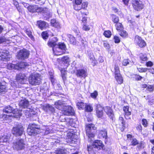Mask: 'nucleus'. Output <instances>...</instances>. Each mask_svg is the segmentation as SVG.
<instances>
[{
	"instance_id": "6ab92c4d",
	"label": "nucleus",
	"mask_w": 154,
	"mask_h": 154,
	"mask_svg": "<svg viewBox=\"0 0 154 154\" xmlns=\"http://www.w3.org/2000/svg\"><path fill=\"white\" fill-rule=\"evenodd\" d=\"M53 53L56 55H60L64 53L63 50H62L60 48L57 46L53 48Z\"/></svg>"
},
{
	"instance_id": "f257e3e1",
	"label": "nucleus",
	"mask_w": 154,
	"mask_h": 154,
	"mask_svg": "<svg viewBox=\"0 0 154 154\" xmlns=\"http://www.w3.org/2000/svg\"><path fill=\"white\" fill-rule=\"evenodd\" d=\"M42 78L40 74L38 73H33L31 74L29 76L28 80L30 84L35 86L40 84Z\"/></svg>"
},
{
	"instance_id": "603ef678",
	"label": "nucleus",
	"mask_w": 154,
	"mask_h": 154,
	"mask_svg": "<svg viewBox=\"0 0 154 154\" xmlns=\"http://www.w3.org/2000/svg\"><path fill=\"white\" fill-rule=\"evenodd\" d=\"M146 90L149 91H152L154 90V86L151 85H148Z\"/></svg>"
},
{
	"instance_id": "a19ab883",
	"label": "nucleus",
	"mask_w": 154,
	"mask_h": 154,
	"mask_svg": "<svg viewBox=\"0 0 154 154\" xmlns=\"http://www.w3.org/2000/svg\"><path fill=\"white\" fill-rule=\"evenodd\" d=\"M119 122L121 126L124 127L125 125V122L123 118L122 117H120L119 120Z\"/></svg>"
},
{
	"instance_id": "79ce46f5",
	"label": "nucleus",
	"mask_w": 154,
	"mask_h": 154,
	"mask_svg": "<svg viewBox=\"0 0 154 154\" xmlns=\"http://www.w3.org/2000/svg\"><path fill=\"white\" fill-rule=\"evenodd\" d=\"M114 69L115 75H117L118 74H120L119 68L118 65H115Z\"/></svg>"
},
{
	"instance_id": "4c0bfd02",
	"label": "nucleus",
	"mask_w": 154,
	"mask_h": 154,
	"mask_svg": "<svg viewBox=\"0 0 154 154\" xmlns=\"http://www.w3.org/2000/svg\"><path fill=\"white\" fill-rule=\"evenodd\" d=\"M69 39L70 42L72 44H75L76 43L75 38L72 35H69Z\"/></svg>"
},
{
	"instance_id": "72a5a7b5",
	"label": "nucleus",
	"mask_w": 154,
	"mask_h": 154,
	"mask_svg": "<svg viewBox=\"0 0 154 154\" xmlns=\"http://www.w3.org/2000/svg\"><path fill=\"white\" fill-rule=\"evenodd\" d=\"M76 105L79 109H83L85 106V104L81 101L77 102L76 103Z\"/></svg>"
},
{
	"instance_id": "37998d69",
	"label": "nucleus",
	"mask_w": 154,
	"mask_h": 154,
	"mask_svg": "<svg viewBox=\"0 0 154 154\" xmlns=\"http://www.w3.org/2000/svg\"><path fill=\"white\" fill-rule=\"evenodd\" d=\"M90 59L92 61L93 65L94 66L97 63V61L95 60V58L93 55L91 54L89 57Z\"/></svg>"
},
{
	"instance_id": "473e14b6",
	"label": "nucleus",
	"mask_w": 154,
	"mask_h": 154,
	"mask_svg": "<svg viewBox=\"0 0 154 154\" xmlns=\"http://www.w3.org/2000/svg\"><path fill=\"white\" fill-rule=\"evenodd\" d=\"M43 13L44 14L46 15L49 16V17H51L52 16V13L51 11L46 8H44V10Z\"/></svg>"
},
{
	"instance_id": "412c9836",
	"label": "nucleus",
	"mask_w": 154,
	"mask_h": 154,
	"mask_svg": "<svg viewBox=\"0 0 154 154\" xmlns=\"http://www.w3.org/2000/svg\"><path fill=\"white\" fill-rule=\"evenodd\" d=\"M45 135H48L49 134L53 133L54 132V131L53 130L52 127L50 126H46L45 129Z\"/></svg>"
},
{
	"instance_id": "58836bf2",
	"label": "nucleus",
	"mask_w": 154,
	"mask_h": 154,
	"mask_svg": "<svg viewBox=\"0 0 154 154\" xmlns=\"http://www.w3.org/2000/svg\"><path fill=\"white\" fill-rule=\"evenodd\" d=\"M73 8L75 10L79 11L81 9V4H74Z\"/></svg>"
},
{
	"instance_id": "7c9ffc66",
	"label": "nucleus",
	"mask_w": 154,
	"mask_h": 154,
	"mask_svg": "<svg viewBox=\"0 0 154 154\" xmlns=\"http://www.w3.org/2000/svg\"><path fill=\"white\" fill-rule=\"evenodd\" d=\"M36 9H37V6L36 5L29 6L28 8V11L32 12H35Z\"/></svg>"
},
{
	"instance_id": "9d476101",
	"label": "nucleus",
	"mask_w": 154,
	"mask_h": 154,
	"mask_svg": "<svg viewBox=\"0 0 154 154\" xmlns=\"http://www.w3.org/2000/svg\"><path fill=\"white\" fill-rule=\"evenodd\" d=\"M134 41L135 43L140 47H143L146 45L145 41L138 35L135 36Z\"/></svg>"
},
{
	"instance_id": "338daca9",
	"label": "nucleus",
	"mask_w": 154,
	"mask_h": 154,
	"mask_svg": "<svg viewBox=\"0 0 154 154\" xmlns=\"http://www.w3.org/2000/svg\"><path fill=\"white\" fill-rule=\"evenodd\" d=\"M129 63L128 60L125 59L123 60L122 64L123 65L126 66L129 64Z\"/></svg>"
},
{
	"instance_id": "a878e982",
	"label": "nucleus",
	"mask_w": 154,
	"mask_h": 154,
	"mask_svg": "<svg viewBox=\"0 0 154 154\" xmlns=\"http://www.w3.org/2000/svg\"><path fill=\"white\" fill-rule=\"evenodd\" d=\"M69 152L67 149H59L55 151L56 154H68Z\"/></svg>"
},
{
	"instance_id": "6e6d98bb",
	"label": "nucleus",
	"mask_w": 154,
	"mask_h": 154,
	"mask_svg": "<svg viewBox=\"0 0 154 154\" xmlns=\"http://www.w3.org/2000/svg\"><path fill=\"white\" fill-rule=\"evenodd\" d=\"M26 33L32 39H33V36L32 35V32L30 31L27 29L26 31Z\"/></svg>"
},
{
	"instance_id": "f03ea898",
	"label": "nucleus",
	"mask_w": 154,
	"mask_h": 154,
	"mask_svg": "<svg viewBox=\"0 0 154 154\" xmlns=\"http://www.w3.org/2000/svg\"><path fill=\"white\" fill-rule=\"evenodd\" d=\"M86 130L87 136L89 138H93L96 131V128L94 124H88L86 125Z\"/></svg>"
},
{
	"instance_id": "cd10ccee",
	"label": "nucleus",
	"mask_w": 154,
	"mask_h": 154,
	"mask_svg": "<svg viewBox=\"0 0 154 154\" xmlns=\"http://www.w3.org/2000/svg\"><path fill=\"white\" fill-rule=\"evenodd\" d=\"M17 66L18 67L17 70H19L20 69L24 68L27 65V63L25 62H21L16 64Z\"/></svg>"
},
{
	"instance_id": "f8f14e48",
	"label": "nucleus",
	"mask_w": 154,
	"mask_h": 154,
	"mask_svg": "<svg viewBox=\"0 0 154 154\" xmlns=\"http://www.w3.org/2000/svg\"><path fill=\"white\" fill-rule=\"evenodd\" d=\"M8 51L0 49V60H8L9 58L8 57Z\"/></svg>"
},
{
	"instance_id": "de8ad7c7",
	"label": "nucleus",
	"mask_w": 154,
	"mask_h": 154,
	"mask_svg": "<svg viewBox=\"0 0 154 154\" xmlns=\"http://www.w3.org/2000/svg\"><path fill=\"white\" fill-rule=\"evenodd\" d=\"M81 4V9L86 10L88 7V3L87 2H83Z\"/></svg>"
},
{
	"instance_id": "5fc2aeb1",
	"label": "nucleus",
	"mask_w": 154,
	"mask_h": 154,
	"mask_svg": "<svg viewBox=\"0 0 154 154\" xmlns=\"http://www.w3.org/2000/svg\"><path fill=\"white\" fill-rule=\"evenodd\" d=\"M98 94V92L97 91H95L93 93L91 94V96L92 98L95 99L96 98Z\"/></svg>"
},
{
	"instance_id": "20e7f679",
	"label": "nucleus",
	"mask_w": 154,
	"mask_h": 154,
	"mask_svg": "<svg viewBox=\"0 0 154 154\" xmlns=\"http://www.w3.org/2000/svg\"><path fill=\"white\" fill-rule=\"evenodd\" d=\"M4 112L7 113H12L13 115H11L15 118H18L21 116V114L17 109L13 108L10 106H8L5 107L3 110Z\"/></svg>"
},
{
	"instance_id": "3c124183",
	"label": "nucleus",
	"mask_w": 154,
	"mask_h": 154,
	"mask_svg": "<svg viewBox=\"0 0 154 154\" xmlns=\"http://www.w3.org/2000/svg\"><path fill=\"white\" fill-rule=\"evenodd\" d=\"M66 106L65 104L63 103H62V105L60 106H57L56 108L60 110H62L63 112L64 109H65Z\"/></svg>"
},
{
	"instance_id": "c85d7f7f",
	"label": "nucleus",
	"mask_w": 154,
	"mask_h": 154,
	"mask_svg": "<svg viewBox=\"0 0 154 154\" xmlns=\"http://www.w3.org/2000/svg\"><path fill=\"white\" fill-rule=\"evenodd\" d=\"M18 67L16 65L14 64L11 63L8 64L7 65V68L8 69L10 70L13 69H17Z\"/></svg>"
},
{
	"instance_id": "8fccbe9b",
	"label": "nucleus",
	"mask_w": 154,
	"mask_h": 154,
	"mask_svg": "<svg viewBox=\"0 0 154 154\" xmlns=\"http://www.w3.org/2000/svg\"><path fill=\"white\" fill-rule=\"evenodd\" d=\"M42 35L43 38L44 39H47L48 37V34L47 31L44 32L42 33Z\"/></svg>"
},
{
	"instance_id": "393cba45",
	"label": "nucleus",
	"mask_w": 154,
	"mask_h": 154,
	"mask_svg": "<svg viewBox=\"0 0 154 154\" xmlns=\"http://www.w3.org/2000/svg\"><path fill=\"white\" fill-rule=\"evenodd\" d=\"M9 139V136L8 135H4L0 138V145H3V143L7 142Z\"/></svg>"
},
{
	"instance_id": "a18cd8bd",
	"label": "nucleus",
	"mask_w": 154,
	"mask_h": 154,
	"mask_svg": "<svg viewBox=\"0 0 154 154\" xmlns=\"http://www.w3.org/2000/svg\"><path fill=\"white\" fill-rule=\"evenodd\" d=\"M57 46L60 48L62 50H65L66 48V45L63 43H61L57 45Z\"/></svg>"
},
{
	"instance_id": "bf43d9fd",
	"label": "nucleus",
	"mask_w": 154,
	"mask_h": 154,
	"mask_svg": "<svg viewBox=\"0 0 154 154\" xmlns=\"http://www.w3.org/2000/svg\"><path fill=\"white\" fill-rule=\"evenodd\" d=\"M63 103V102L61 101L58 100V101H57L54 104L55 105V107L56 108H57V106H60V105H62V103Z\"/></svg>"
},
{
	"instance_id": "4468645a",
	"label": "nucleus",
	"mask_w": 154,
	"mask_h": 154,
	"mask_svg": "<svg viewBox=\"0 0 154 154\" xmlns=\"http://www.w3.org/2000/svg\"><path fill=\"white\" fill-rule=\"evenodd\" d=\"M103 108L99 104H97L96 106V114L98 118H101L103 116Z\"/></svg>"
},
{
	"instance_id": "e433bc0d",
	"label": "nucleus",
	"mask_w": 154,
	"mask_h": 154,
	"mask_svg": "<svg viewBox=\"0 0 154 154\" xmlns=\"http://www.w3.org/2000/svg\"><path fill=\"white\" fill-rule=\"evenodd\" d=\"M116 29L118 31L122 30L123 27L122 24L119 23H116Z\"/></svg>"
},
{
	"instance_id": "0eeeda50",
	"label": "nucleus",
	"mask_w": 154,
	"mask_h": 154,
	"mask_svg": "<svg viewBox=\"0 0 154 154\" xmlns=\"http://www.w3.org/2000/svg\"><path fill=\"white\" fill-rule=\"evenodd\" d=\"M23 131V126L21 125H19L17 127L13 128L12 133L16 136H19L22 134Z\"/></svg>"
},
{
	"instance_id": "39448f33",
	"label": "nucleus",
	"mask_w": 154,
	"mask_h": 154,
	"mask_svg": "<svg viewBox=\"0 0 154 154\" xmlns=\"http://www.w3.org/2000/svg\"><path fill=\"white\" fill-rule=\"evenodd\" d=\"M26 146V144L24 140L20 139L13 143V147L14 149L19 150L24 149Z\"/></svg>"
},
{
	"instance_id": "7ed1b4c3",
	"label": "nucleus",
	"mask_w": 154,
	"mask_h": 154,
	"mask_svg": "<svg viewBox=\"0 0 154 154\" xmlns=\"http://www.w3.org/2000/svg\"><path fill=\"white\" fill-rule=\"evenodd\" d=\"M27 132L30 135H34V134L40 133L39 126L35 124H30L27 129Z\"/></svg>"
},
{
	"instance_id": "680f3d73",
	"label": "nucleus",
	"mask_w": 154,
	"mask_h": 154,
	"mask_svg": "<svg viewBox=\"0 0 154 154\" xmlns=\"http://www.w3.org/2000/svg\"><path fill=\"white\" fill-rule=\"evenodd\" d=\"M44 8H42L39 7L37 6V9H36V12H41L43 13V11H44Z\"/></svg>"
},
{
	"instance_id": "864d4df0",
	"label": "nucleus",
	"mask_w": 154,
	"mask_h": 154,
	"mask_svg": "<svg viewBox=\"0 0 154 154\" xmlns=\"http://www.w3.org/2000/svg\"><path fill=\"white\" fill-rule=\"evenodd\" d=\"M137 69L138 71L140 72H145L148 70L147 68H137Z\"/></svg>"
},
{
	"instance_id": "2f4dec72",
	"label": "nucleus",
	"mask_w": 154,
	"mask_h": 154,
	"mask_svg": "<svg viewBox=\"0 0 154 154\" xmlns=\"http://www.w3.org/2000/svg\"><path fill=\"white\" fill-rule=\"evenodd\" d=\"M131 144L130 145L133 146H135L138 144L139 142L138 140L135 138H133L132 139H130V141Z\"/></svg>"
},
{
	"instance_id": "4d7b16f0",
	"label": "nucleus",
	"mask_w": 154,
	"mask_h": 154,
	"mask_svg": "<svg viewBox=\"0 0 154 154\" xmlns=\"http://www.w3.org/2000/svg\"><path fill=\"white\" fill-rule=\"evenodd\" d=\"M81 12V14H79V15H77V18L79 19V20H81L82 18L83 17V15H86L87 14L85 12L82 13L81 11L80 12Z\"/></svg>"
},
{
	"instance_id": "c03bdc74",
	"label": "nucleus",
	"mask_w": 154,
	"mask_h": 154,
	"mask_svg": "<svg viewBox=\"0 0 154 154\" xmlns=\"http://www.w3.org/2000/svg\"><path fill=\"white\" fill-rule=\"evenodd\" d=\"M120 34V35L123 38H126L128 36V34L125 31L122 30Z\"/></svg>"
},
{
	"instance_id": "052dcab7",
	"label": "nucleus",
	"mask_w": 154,
	"mask_h": 154,
	"mask_svg": "<svg viewBox=\"0 0 154 154\" xmlns=\"http://www.w3.org/2000/svg\"><path fill=\"white\" fill-rule=\"evenodd\" d=\"M63 103V102L61 101L58 100V101H57L54 104L55 105V107L56 108H57V106H60V105H62V103Z\"/></svg>"
},
{
	"instance_id": "49530a36",
	"label": "nucleus",
	"mask_w": 154,
	"mask_h": 154,
	"mask_svg": "<svg viewBox=\"0 0 154 154\" xmlns=\"http://www.w3.org/2000/svg\"><path fill=\"white\" fill-rule=\"evenodd\" d=\"M93 109V107L90 105H87L85 106V110L87 112H91Z\"/></svg>"
},
{
	"instance_id": "0e129e2a",
	"label": "nucleus",
	"mask_w": 154,
	"mask_h": 154,
	"mask_svg": "<svg viewBox=\"0 0 154 154\" xmlns=\"http://www.w3.org/2000/svg\"><path fill=\"white\" fill-rule=\"evenodd\" d=\"M142 124L145 127H146L148 124L147 121L146 119H143L142 120Z\"/></svg>"
},
{
	"instance_id": "dca6fc26",
	"label": "nucleus",
	"mask_w": 154,
	"mask_h": 154,
	"mask_svg": "<svg viewBox=\"0 0 154 154\" xmlns=\"http://www.w3.org/2000/svg\"><path fill=\"white\" fill-rule=\"evenodd\" d=\"M93 146L94 148H97L98 150L103 149L104 145L100 140H96L93 143Z\"/></svg>"
},
{
	"instance_id": "423d86ee",
	"label": "nucleus",
	"mask_w": 154,
	"mask_h": 154,
	"mask_svg": "<svg viewBox=\"0 0 154 154\" xmlns=\"http://www.w3.org/2000/svg\"><path fill=\"white\" fill-rule=\"evenodd\" d=\"M29 55V51L26 49H23L20 50L18 52L17 57L19 59L24 60L27 58Z\"/></svg>"
},
{
	"instance_id": "f3484780",
	"label": "nucleus",
	"mask_w": 154,
	"mask_h": 154,
	"mask_svg": "<svg viewBox=\"0 0 154 154\" xmlns=\"http://www.w3.org/2000/svg\"><path fill=\"white\" fill-rule=\"evenodd\" d=\"M77 75L80 77L85 78L87 76V70L80 69L77 70Z\"/></svg>"
},
{
	"instance_id": "a211bd4d",
	"label": "nucleus",
	"mask_w": 154,
	"mask_h": 154,
	"mask_svg": "<svg viewBox=\"0 0 154 154\" xmlns=\"http://www.w3.org/2000/svg\"><path fill=\"white\" fill-rule=\"evenodd\" d=\"M29 105V102L26 99L21 100L19 103V106L24 108H27Z\"/></svg>"
},
{
	"instance_id": "1a4fd4ad",
	"label": "nucleus",
	"mask_w": 154,
	"mask_h": 154,
	"mask_svg": "<svg viewBox=\"0 0 154 154\" xmlns=\"http://www.w3.org/2000/svg\"><path fill=\"white\" fill-rule=\"evenodd\" d=\"M16 80L18 83L24 84L26 81V77L24 74L20 73L16 75Z\"/></svg>"
},
{
	"instance_id": "c9c22d12",
	"label": "nucleus",
	"mask_w": 154,
	"mask_h": 154,
	"mask_svg": "<svg viewBox=\"0 0 154 154\" xmlns=\"http://www.w3.org/2000/svg\"><path fill=\"white\" fill-rule=\"evenodd\" d=\"M61 72L62 78L64 81L66 79V72L64 69H62L61 70Z\"/></svg>"
},
{
	"instance_id": "69168bd1",
	"label": "nucleus",
	"mask_w": 154,
	"mask_h": 154,
	"mask_svg": "<svg viewBox=\"0 0 154 154\" xmlns=\"http://www.w3.org/2000/svg\"><path fill=\"white\" fill-rule=\"evenodd\" d=\"M90 27L84 24L83 27V29L85 31H88L90 29Z\"/></svg>"
},
{
	"instance_id": "774afa93",
	"label": "nucleus",
	"mask_w": 154,
	"mask_h": 154,
	"mask_svg": "<svg viewBox=\"0 0 154 154\" xmlns=\"http://www.w3.org/2000/svg\"><path fill=\"white\" fill-rule=\"evenodd\" d=\"M103 46L106 49H109V45L106 42L104 43Z\"/></svg>"
},
{
	"instance_id": "09e8293b",
	"label": "nucleus",
	"mask_w": 154,
	"mask_h": 154,
	"mask_svg": "<svg viewBox=\"0 0 154 154\" xmlns=\"http://www.w3.org/2000/svg\"><path fill=\"white\" fill-rule=\"evenodd\" d=\"M103 34L106 37L109 38L111 35V32L110 31H106L104 32Z\"/></svg>"
},
{
	"instance_id": "9b49d317",
	"label": "nucleus",
	"mask_w": 154,
	"mask_h": 154,
	"mask_svg": "<svg viewBox=\"0 0 154 154\" xmlns=\"http://www.w3.org/2000/svg\"><path fill=\"white\" fill-rule=\"evenodd\" d=\"M63 114L66 115H72L74 114V110L70 106H66L63 111Z\"/></svg>"
},
{
	"instance_id": "4be33fe9",
	"label": "nucleus",
	"mask_w": 154,
	"mask_h": 154,
	"mask_svg": "<svg viewBox=\"0 0 154 154\" xmlns=\"http://www.w3.org/2000/svg\"><path fill=\"white\" fill-rule=\"evenodd\" d=\"M43 109L46 111H47L48 109L52 112L54 111V108L49 104L44 105L43 107Z\"/></svg>"
},
{
	"instance_id": "bb28decb",
	"label": "nucleus",
	"mask_w": 154,
	"mask_h": 154,
	"mask_svg": "<svg viewBox=\"0 0 154 154\" xmlns=\"http://www.w3.org/2000/svg\"><path fill=\"white\" fill-rule=\"evenodd\" d=\"M6 83L5 82H0V92H5L6 90Z\"/></svg>"
},
{
	"instance_id": "6e6552de",
	"label": "nucleus",
	"mask_w": 154,
	"mask_h": 154,
	"mask_svg": "<svg viewBox=\"0 0 154 154\" xmlns=\"http://www.w3.org/2000/svg\"><path fill=\"white\" fill-rule=\"evenodd\" d=\"M132 5L134 9L137 11H140L143 8V5L141 1L138 0H133Z\"/></svg>"
},
{
	"instance_id": "5701e85b",
	"label": "nucleus",
	"mask_w": 154,
	"mask_h": 154,
	"mask_svg": "<svg viewBox=\"0 0 154 154\" xmlns=\"http://www.w3.org/2000/svg\"><path fill=\"white\" fill-rule=\"evenodd\" d=\"M62 63L66 64V66H68L69 65L70 59L67 56H65L61 58Z\"/></svg>"
},
{
	"instance_id": "f704fd0d",
	"label": "nucleus",
	"mask_w": 154,
	"mask_h": 154,
	"mask_svg": "<svg viewBox=\"0 0 154 154\" xmlns=\"http://www.w3.org/2000/svg\"><path fill=\"white\" fill-rule=\"evenodd\" d=\"M99 135L101 136L103 138H106L107 137V131H101L99 133Z\"/></svg>"
},
{
	"instance_id": "2eb2a0df",
	"label": "nucleus",
	"mask_w": 154,
	"mask_h": 154,
	"mask_svg": "<svg viewBox=\"0 0 154 154\" xmlns=\"http://www.w3.org/2000/svg\"><path fill=\"white\" fill-rule=\"evenodd\" d=\"M104 110L110 118L113 120L114 114L113 111L110 107L108 106L105 107L104 108Z\"/></svg>"
},
{
	"instance_id": "ea45409f",
	"label": "nucleus",
	"mask_w": 154,
	"mask_h": 154,
	"mask_svg": "<svg viewBox=\"0 0 154 154\" xmlns=\"http://www.w3.org/2000/svg\"><path fill=\"white\" fill-rule=\"evenodd\" d=\"M112 21L114 23H117L119 21V17L116 16L112 14Z\"/></svg>"
},
{
	"instance_id": "b1692460",
	"label": "nucleus",
	"mask_w": 154,
	"mask_h": 154,
	"mask_svg": "<svg viewBox=\"0 0 154 154\" xmlns=\"http://www.w3.org/2000/svg\"><path fill=\"white\" fill-rule=\"evenodd\" d=\"M115 78L118 84H121L123 83V79L120 74L115 75Z\"/></svg>"
},
{
	"instance_id": "13d9d810",
	"label": "nucleus",
	"mask_w": 154,
	"mask_h": 154,
	"mask_svg": "<svg viewBox=\"0 0 154 154\" xmlns=\"http://www.w3.org/2000/svg\"><path fill=\"white\" fill-rule=\"evenodd\" d=\"M141 60L143 61H146L147 60V57L146 54H142L140 56Z\"/></svg>"
},
{
	"instance_id": "e2e57ef3",
	"label": "nucleus",
	"mask_w": 154,
	"mask_h": 154,
	"mask_svg": "<svg viewBox=\"0 0 154 154\" xmlns=\"http://www.w3.org/2000/svg\"><path fill=\"white\" fill-rule=\"evenodd\" d=\"M114 40L116 43H119L120 42V39L119 38L116 36H115L114 37Z\"/></svg>"
},
{
	"instance_id": "c756f323",
	"label": "nucleus",
	"mask_w": 154,
	"mask_h": 154,
	"mask_svg": "<svg viewBox=\"0 0 154 154\" xmlns=\"http://www.w3.org/2000/svg\"><path fill=\"white\" fill-rule=\"evenodd\" d=\"M123 110L125 112V115L128 116L131 115V112L129 110L128 106H124L123 108Z\"/></svg>"
},
{
	"instance_id": "aec40b11",
	"label": "nucleus",
	"mask_w": 154,
	"mask_h": 154,
	"mask_svg": "<svg viewBox=\"0 0 154 154\" xmlns=\"http://www.w3.org/2000/svg\"><path fill=\"white\" fill-rule=\"evenodd\" d=\"M57 38L56 37H54L52 39L50 40L48 43V45L49 46L51 47H54L55 46H57Z\"/></svg>"
},
{
	"instance_id": "ddd939ff",
	"label": "nucleus",
	"mask_w": 154,
	"mask_h": 154,
	"mask_svg": "<svg viewBox=\"0 0 154 154\" xmlns=\"http://www.w3.org/2000/svg\"><path fill=\"white\" fill-rule=\"evenodd\" d=\"M37 24L38 27L41 30L46 29L48 27V24L42 20H38L37 22Z\"/></svg>"
}]
</instances>
